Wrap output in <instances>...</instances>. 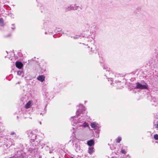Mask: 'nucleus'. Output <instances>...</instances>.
Masks as SVG:
<instances>
[{
  "label": "nucleus",
  "mask_w": 158,
  "mask_h": 158,
  "mask_svg": "<svg viewBox=\"0 0 158 158\" xmlns=\"http://www.w3.org/2000/svg\"><path fill=\"white\" fill-rule=\"evenodd\" d=\"M0 24L2 26H4L5 25L3 23V19L2 18L0 19Z\"/></svg>",
  "instance_id": "obj_13"
},
{
  "label": "nucleus",
  "mask_w": 158,
  "mask_h": 158,
  "mask_svg": "<svg viewBox=\"0 0 158 158\" xmlns=\"http://www.w3.org/2000/svg\"><path fill=\"white\" fill-rule=\"evenodd\" d=\"M90 126L94 130H96L98 131L100 127V125L98 124L95 122H93L91 123Z\"/></svg>",
  "instance_id": "obj_3"
},
{
  "label": "nucleus",
  "mask_w": 158,
  "mask_h": 158,
  "mask_svg": "<svg viewBox=\"0 0 158 158\" xmlns=\"http://www.w3.org/2000/svg\"><path fill=\"white\" fill-rule=\"evenodd\" d=\"M148 85L146 83H145L144 85H142L138 82L136 83L135 88L138 89H148Z\"/></svg>",
  "instance_id": "obj_2"
},
{
  "label": "nucleus",
  "mask_w": 158,
  "mask_h": 158,
  "mask_svg": "<svg viewBox=\"0 0 158 158\" xmlns=\"http://www.w3.org/2000/svg\"><path fill=\"white\" fill-rule=\"evenodd\" d=\"M27 133L28 135V137L31 139V140H34L36 139V135L34 134L31 130H28L27 131Z\"/></svg>",
  "instance_id": "obj_4"
},
{
  "label": "nucleus",
  "mask_w": 158,
  "mask_h": 158,
  "mask_svg": "<svg viewBox=\"0 0 158 158\" xmlns=\"http://www.w3.org/2000/svg\"><path fill=\"white\" fill-rule=\"evenodd\" d=\"M110 78L111 79V81H112V77H110V78Z\"/></svg>",
  "instance_id": "obj_26"
},
{
  "label": "nucleus",
  "mask_w": 158,
  "mask_h": 158,
  "mask_svg": "<svg viewBox=\"0 0 158 158\" xmlns=\"http://www.w3.org/2000/svg\"><path fill=\"white\" fill-rule=\"evenodd\" d=\"M11 29L13 30H14L15 28V27L14 24L12 25V27H11Z\"/></svg>",
  "instance_id": "obj_23"
},
{
  "label": "nucleus",
  "mask_w": 158,
  "mask_h": 158,
  "mask_svg": "<svg viewBox=\"0 0 158 158\" xmlns=\"http://www.w3.org/2000/svg\"><path fill=\"white\" fill-rule=\"evenodd\" d=\"M154 138L156 140H158V135L155 134L154 135Z\"/></svg>",
  "instance_id": "obj_17"
},
{
  "label": "nucleus",
  "mask_w": 158,
  "mask_h": 158,
  "mask_svg": "<svg viewBox=\"0 0 158 158\" xmlns=\"http://www.w3.org/2000/svg\"><path fill=\"white\" fill-rule=\"evenodd\" d=\"M37 79L39 81L43 82L45 80V77L43 75H40L37 77Z\"/></svg>",
  "instance_id": "obj_7"
},
{
  "label": "nucleus",
  "mask_w": 158,
  "mask_h": 158,
  "mask_svg": "<svg viewBox=\"0 0 158 158\" xmlns=\"http://www.w3.org/2000/svg\"><path fill=\"white\" fill-rule=\"evenodd\" d=\"M97 136H98V137H99V135H98Z\"/></svg>",
  "instance_id": "obj_30"
},
{
  "label": "nucleus",
  "mask_w": 158,
  "mask_h": 158,
  "mask_svg": "<svg viewBox=\"0 0 158 158\" xmlns=\"http://www.w3.org/2000/svg\"><path fill=\"white\" fill-rule=\"evenodd\" d=\"M71 37L73 38L74 39H77L79 37V36L78 35H77L75 36H73V37Z\"/></svg>",
  "instance_id": "obj_19"
},
{
  "label": "nucleus",
  "mask_w": 158,
  "mask_h": 158,
  "mask_svg": "<svg viewBox=\"0 0 158 158\" xmlns=\"http://www.w3.org/2000/svg\"><path fill=\"white\" fill-rule=\"evenodd\" d=\"M40 124H41V122H40Z\"/></svg>",
  "instance_id": "obj_27"
},
{
  "label": "nucleus",
  "mask_w": 158,
  "mask_h": 158,
  "mask_svg": "<svg viewBox=\"0 0 158 158\" xmlns=\"http://www.w3.org/2000/svg\"><path fill=\"white\" fill-rule=\"evenodd\" d=\"M15 65L16 67L19 69H21L23 65V64L21 62L19 61L16 62Z\"/></svg>",
  "instance_id": "obj_6"
},
{
  "label": "nucleus",
  "mask_w": 158,
  "mask_h": 158,
  "mask_svg": "<svg viewBox=\"0 0 158 158\" xmlns=\"http://www.w3.org/2000/svg\"><path fill=\"white\" fill-rule=\"evenodd\" d=\"M76 150L77 152L79 150H80V147L78 145V144H76Z\"/></svg>",
  "instance_id": "obj_14"
},
{
  "label": "nucleus",
  "mask_w": 158,
  "mask_h": 158,
  "mask_svg": "<svg viewBox=\"0 0 158 158\" xmlns=\"http://www.w3.org/2000/svg\"><path fill=\"white\" fill-rule=\"evenodd\" d=\"M121 152L123 153V154H126V152H125V150L124 149H123L121 150Z\"/></svg>",
  "instance_id": "obj_21"
},
{
  "label": "nucleus",
  "mask_w": 158,
  "mask_h": 158,
  "mask_svg": "<svg viewBox=\"0 0 158 158\" xmlns=\"http://www.w3.org/2000/svg\"><path fill=\"white\" fill-rule=\"evenodd\" d=\"M87 144L90 146H91L93 145L94 144V141L93 139H91L89 140H88L87 142Z\"/></svg>",
  "instance_id": "obj_9"
},
{
  "label": "nucleus",
  "mask_w": 158,
  "mask_h": 158,
  "mask_svg": "<svg viewBox=\"0 0 158 158\" xmlns=\"http://www.w3.org/2000/svg\"><path fill=\"white\" fill-rule=\"evenodd\" d=\"M10 134L11 135H14V137H16V135L15 134V133L14 132H11L10 133Z\"/></svg>",
  "instance_id": "obj_18"
},
{
  "label": "nucleus",
  "mask_w": 158,
  "mask_h": 158,
  "mask_svg": "<svg viewBox=\"0 0 158 158\" xmlns=\"http://www.w3.org/2000/svg\"><path fill=\"white\" fill-rule=\"evenodd\" d=\"M70 8L72 9V10H77L80 8L78 6H77L76 5H71Z\"/></svg>",
  "instance_id": "obj_8"
},
{
  "label": "nucleus",
  "mask_w": 158,
  "mask_h": 158,
  "mask_svg": "<svg viewBox=\"0 0 158 158\" xmlns=\"http://www.w3.org/2000/svg\"><path fill=\"white\" fill-rule=\"evenodd\" d=\"M109 69L108 68H107V69L106 70V72H107V73H108L109 72ZM107 74V73H106V74L105 75H106V74Z\"/></svg>",
  "instance_id": "obj_24"
},
{
  "label": "nucleus",
  "mask_w": 158,
  "mask_h": 158,
  "mask_svg": "<svg viewBox=\"0 0 158 158\" xmlns=\"http://www.w3.org/2000/svg\"><path fill=\"white\" fill-rule=\"evenodd\" d=\"M70 7H71V5L70 6H68V7H66V10L67 11H69L70 10H72V8H70Z\"/></svg>",
  "instance_id": "obj_16"
},
{
  "label": "nucleus",
  "mask_w": 158,
  "mask_h": 158,
  "mask_svg": "<svg viewBox=\"0 0 158 158\" xmlns=\"http://www.w3.org/2000/svg\"><path fill=\"white\" fill-rule=\"evenodd\" d=\"M109 74H110L112 75H114L113 73H109Z\"/></svg>",
  "instance_id": "obj_25"
},
{
  "label": "nucleus",
  "mask_w": 158,
  "mask_h": 158,
  "mask_svg": "<svg viewBox=\"0 0 158 158\" xmlns=\"http://www.w3.org/2000/svg\"><path fill=\"white\" fill-rule=\"evenodd\" d=\"M45 34H47L46 32H45Z\"/></svg>",
  "instance_id": "obj_29"
},
{
  "label": "nucleus",
  "mask_w": 158,
  "mask_h": 158,
  "mask_svg": "<svg viewBox=\"0 0 158 158\" xmlns=\"http://www.w3.org/2000/svg\"><path fill=\"white\" fill-rule=\"evenodd\" d=\"M22 73V72L20 71H19L17 72V74L19 75H21Z\"/></svg>",
  "instance_id": "obj_20"
},
{
  "label": "nucleus",
  "mask_w": 158,
  "mask_h": 158,
  "mask_svg": "<svg viewBox=\"0 0 158 158\" xmlns=\"http://www.w3.org/2000/svg\"><path fill=\"white\" fill-rule=\"evenodd\" d=\"M94 151V148L93 147L89 148L88 152L90 154H92Z\"/></svg>",
  "instance_id": "obj_12"
},
{
  "label": "nucleus",
  "mask_w": 158,
  "mask_h": 158,
  "mask_svg": "<svg viewBox=\"0 0 158 158\" xmlns=\"http://www.w3.org/2000/svg\"><path fill=\"white\" fill-rule=\"evenodd\" d=\"M122 138L121 137H118L116 139V142L118 143H119L121 140Z\"/></svg>",
  "instance_id": "obj_15"
},
{
  "label": "nucleus",
  "mask_w": 158,
  "mask_h": 158,
  "mask_svg": "<svg viewBox=\"0 0 158 158\" xmlns=\"http://www.w3.org/2000/svg\"><path fill=\"white\" fill-rule=\"evenodd\" d=\"M49 152H50V153H51V151H50Z\"/></svg>",
  "instance_id": "obj_28"
},
{
  "label": "nucleus",
  "mask_w": 158,
  "mask_h": 158,
  "mask_svg": "<svg viewBox=\"0 0 158 158\" xmlns=\"http://www.w3.org/2000/svg\"><path fill=\"white\" fill-rule=\"evenodd\" d=\"M61 31V29L60 28H57L56 30V32H59Z\"/></svg>",
  "instance_id": "obj_22"
},
{
  "label": "nucleus",
  "mask_w": 158,
  "mask_h": 158,
  "mask_svg": "<svg viewBox=\"0 0 158 158\" xmlns=\"http://www.w3.org/2000/svg\"><path fill=\"white\" fill-rule=\"evenodd\" d=\"M70 120L76 125V130L77 131H82L84 128L88 126L87 123L81 118L78 119L77 117L74 116L71 118Z\"/></svg>",
  "instance_id": "obj_1"
},
{
  "label": "nucleus",
  "mask_w": 158,
  "mask_h": 158,
  "mask_svg": "<svg viewBox=\"0 0 158 158\" xmlns=\"http://www.w3.org/2000/svg\"><path fill=\"white\" fill-rule=\"evenodd\" d=\"M154 125L156 128H158V119H156L154 120Z\"/></svg>",
  "instance_id": "obj_11"
},
{
  "label": "nucleus",
  "mask_w": 158,
  "mask_h": 158,
  "mask_svg": "<svg viewBox=\"0 0 158 158\" xmlns=\"http://www.w3.org/2000/svg\"><path fill=\"white\" fill-rule=\"evenodd\" d=\"M31 101H29L27 102L25 105V107L27 109L30 107L31 106Z\"/></svg>",
  "instance_id": "obj_10"
},
{
  "label": "nucleus",
  "mask_w": 158,
  "mask_h": 158,
  "mask_svg": "<svg viewBox=\"0 0 158 158\" xmlns=\"http://www.w3.org/2000/svg\"><path fill=\"white\" fill-rule=\"evenodd\" d=\"M80 108L77 110L76 112V114L78 115V114L83 113V111L85 110V107L82 104L79 105Z\"/></svg>",
  "instance_id": "obj_5"
}]
</instances>
